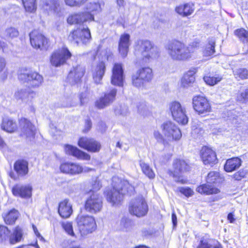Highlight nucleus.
Masks as SVG:
<instances>
[{
  "instance_id": "obj_14",
  "label": "nucleus",
  "mask_w": 248,
  "mask_h": 248,
  "mask_svg": "<svg viewBox=\"0 0 248 248\" xmlns=\"http://www.w3.org/2000/svg\"><path fill=\"white\" fill-rule=\"evenodd\" d=\"M103 202L102 198L96 193H93L87 199L85 204V210L92 214L99 212L102 209Z\"/></svg>"
},
{
  "instance_id": "obj_7",
  "label": "nucleus",
  "mask_w": 248,
  "mask_h": 248,
  "mask_svg": "<svg viewBox=\"0 0 248 248\" xmlns=\"http://www.w3.org/2000/svg\"><path fill=\"white\" fill-rule=\"evenodd\" d=\"M173 171H170V175H172L175 179V181L181 184H185L186 180L183 178L181 174L188 171L189 166L184 160L176 159L173 162Z\"/></svg>"
},
{
  "instance_id": "obj_53",
  "label": "nucleus",
  "mask_w": 248,
  "mask_h": 248,
  "mask_svg": "<svg viewBox=\"0 0 248 248\" xmlns=\"http://www.w3.org/2000/svg\"><path fill=\"white\" fill-rule=\"evenodd\" d=\"M179 191L187 197L192 196L194 194L193 190L188 187H180Z\"/></svg>"
},
{
  "instance_id": "obj_32",
  "label": "nucleus",
  "mask_w": 248,
  "mask_h": 248,
  "mask_svg": "<svg viewBox=\"0 0 248 248\" xmlns=\"http://www.w3.org/2000/svg\"><path fill=\"white\" fill-rule=\"evenodd\" d=\"M2 217L7 224H13L19 216V212L15 209L6 211L2 213Z\"/></svg>"
},
{
  "instance_id": "obj_19",
  "label": "nucleus",
  "mask_w": 248,
  "mask_h": 248,
  "mask_svg": "<svg viewBox=\"0 0 248 248\" xmlns=\"http://www.w3.org/2000/svg\"><path fill=\"white\" fill-rule=\"evenodd\" d=\"M117 93V90L112 88L104 94V96L101 97L96 101L95 106L98 108H103L111 104L115 99Z\"/></svg>"
},
{
  "instance_id": "obj_10",
  "label": "nucleus",
  "mask_w": 248,
  "mask_h": 248,
  "mask_svg": "<svg viewBox=\"0 0 248 248\" xmlns=\"http://www.w3.org/2000/svg\"><path fill=\"white\" fill-rule=\"evenodd\" d=\"M72 54L68 48L62 47L55 50L50 58L51 64L55 67H59L64 64L71 58Z\"/></svg>"
},
{
  "instance_id": "obj_59",
  "label": "nucleus",
  "mask_w": 248,
  "mask_h": 248,
  "mask_svg": "<svg viewBox=\"0 0 248 248\" xmlns=\"http://www.w3.org/2000/svg\"><path fill=\"white\" fill-rule=\"evenodd\" d=\"M246 173L244 172L243 171L241 172L239 171L236 173H235L234 174V178L237 180H241L242 178H244Z\"/></svg>"
},
{
  "instance_id": "obj_42",
  "label": "nucleus",
  "mask_w": 248,
  "mask_h": 248,
  "mask_svg": "<svg viewBox=\"0 0 248 248\" xmlns=\"http://www.w3.org/2000/svg\"><path fill=\"white\" fill-rule=\"evenodd\" d=\"M140 166L143 173L147 176L149 179H153L155 176V174L149 166V165L145 162L140 161Z\"/></svg>"
},
{
  "instance_id": "obj_11",
  "label": "nucleus",
  "mask_w": 248,
  "mask_h": 248,
  "mask_svg": "<svg viewBox=\"0 0 248 248\" xmlns=\"http://www.w3.org/2000/svg\"><path fill=\"white\" fill-rule=\"evenodd\" d=\"M18 78L25 82H27L32 87H37L40 86L43 81V77L38 73L30 71L26 69L23 70L18 75Z\"/></svg>"
},
{
  "instance_id": "obj_20",
  "label": "nucleus",
  "mask_w": 248,
  "mask_h": 248,
  "mask_svg": "<svg viewBox=\"0 0 248 248\" xmlns=\"http://www.w3.org/2000/svg\"><path fill=\"white\" fill-rule=\"evenodd\" d=\"M31 46L36 49H42L46 47L47 40L45 37L37 30H34L30 33Z\"/></svg>"
},
{
  "instance_id": "obj_55",
  "label": "nucleus",
  "mask_w": 248,
  "mask_h": 248,
  "mask_svg": "<svg viewBox=\"0 0 248 248\" xmlns=\"http://www.w3.org/2000/svg\"><path fill=\"white\" fill-rule=\"evenodd\" d=\"M101 55L104 57L108 61H111L113 59V54L110 49L107 48L101 52Z\"/></svg>"
},
{
  "instance_id": "obj_24",
  "label": "nucleus",
  "mask_w": 248,
  "mask_h": 248,
  "mask_svg": "<svg viewBox=\"0 0 248 248\" xmlns=\"http://www.w3.org/2000/svg\"><path fill=\"white\" fill-rule=\"evenodd\" d=\"M130 35L127 33H124L120 36L118 49L119 53L123 58L126 57L129 51V47L130 45Z\"/></svg>"
},
{
  "instance_id": "obj_5",
  "label": "nucleus",
  "mask_w": 248,
  "mask_h": 248,
  "mask_svg": "<svg viewBox=\"0 0 248 248\" xmlns=\"http://www.w3.org/2000/svg\"><path fill=\"white\" fill-rule=\"evenodd\" d=\"M76 221L81 235L93 232L96 228L94 218L89 215H79Z\"/></svg>"
},
{
  "instance_id": "obj_9",
  "label": "nucleus",
  "mask_w": 248,
  "mask_h": 248,
  "mask_svg": "<svg viewBox=\"0 0 248 248\" xmlns=\"http://www.w3.org/2000/svg\"><path fill=\"white\" fill-rule=\"evenodd\" d=\"M170 110L173 119L179 124L185 125L188 121L186 112V109L177 101H174L170 104Z\"/></svg>"
},
{
  "instance_id": "obj_30",
  "label": "nucleus",
  "mask_w": 248,
  "mask_h": 248,
  "mask_svg": "<svg viewBox=\"0 0 248 248\" xmlns=\"http://www.w3.org/2000/svg\"><path fill=\"white\" fill-rule=\"evenodd\" d=\"M242 162L241 159L238 157L228 159L224 165V170L228 172L234 171L241 166Z\"/></svg>"
},
{
  "instance_id": "obj_52",
  "label": "nucleus",
  "mask_w": 248,
  "mask_h": 248,
  "mask_svg": "<svg viewBox=\"0 0 248 248\" xmlns=\"http://www.w3.org/2000/svg\"><path fill=\"white\" fill-rule=\"evenodd\" d=\"M9 234L8 228L4 226H0V243L5 240Z\"/></svg>"
},
{
  "instance_id": "obj_63",
  "label": "nucleus",
  "mask_w": 248,
  "mask_h": 248,
  "mask_svg": "<svg viewBox=\"0 0 248 248\" xmlns=\"http://www.w3.org/2000/svg\"><path fill=\"white\" fill-rule=\"evenodd\" d=\"M32 228L34 232V233L35 234L36 236H37L38 237H40L41 239H43V237L41 235L37 228L34 225H32Z\"/></svg>"
},
{
  "instance_id": "obj_23",
  "label": "nucleus",
  "mask_w": 248,
  "mask_h": 248,
  "mask_svg": "<svg viewBox=\"0 0 248 248\" xmlns=\"http://www.w3.org/2000/svg\"><path fill=\"white\" fill-rule=\"evenodd\" d=\"M85 73V68L81 65H77L73 67L70 71L67 79L72 85L79 82Z\"/></svg>"
},
{
  "instance_id": "obj_49",
  "label": "nucleus",
  "mask_w": 248,
  "mask_h": 248,
  "mask_svg": "<svg viewBox=\"0 0 248 248\" xmlns=\"http://www.w3.org/2000/svg\"><path fill=\"white\" fill-rule=\"evenodd\" d=\"M219 177V173L217 171H211L207 175L206 178L207 183H215Z\"/></svg>"
},
{
  "instance_id": "obj_46",
  "label": "nucleus",
  "mask_w": 248,
  "mask_h": 248,
  "mask_svg": "<svg viewBox=\"0 0 248 248\" xmlns=\"http://www.w3.org/2000/svg\"><path fill=\"white\" fill-rule=\"evenodd\" d=\"M222 79L220 76L213 77V76H205L203 78L204 81L208 85L214 86L219 82Z\"/></svg>"
},
{
  "instance_id": "obj_31",
  "label": "nucleus",
  "mask_w": 248,
  "mask_h": 248,
  "mask_svg": "<svg viewBox=\"0 0 248 248\" xmlns=\"http://www.w3.org/2000/svg\"><path fill=\"white\" fill-rule=\"evenodd\" d=\"M14 170L19 176H24L29 172L28 162L24 160H18L14 164Z\"/></svg>"
},
{
  "instance_id": "obj_15",
  "label": "nucleus",
  "mask_w": 248,
  "mask_h": 248,
  "mask_svg": "<svg viewBox=\"0 0 248 248\" xmlns=\"http://www.w3.org/2000/svg\"><path fill=\"white\" fill-rule=\"evenodd\" d=\"M20 135L26 139L27 140L31 141L34 138L35 127L27 119L23 118L19 122Z\"/></svg>"
},
{
  "instance_id": "obj_64",
  "label": "nucleus",
  "mask_w": 248,
  "mask_h": 248,
  "mask_svg": "<svg viewBox=\"0 0 248 248\" xmlns=\"http://www.w3.org/2000/svg\"><path fill=\"white\" fill-rule=\"evenodd\" d=\"M172 221L174 226L177 225V217L174 213H173L171 216Z\"/></svg>"
},
{
  "instance_id": "obj_40",
  "label": "nucleus",
  "mask_w": 248,
  "mask_h": 248,
  "mask_svg": "<svg viewBox=\"0 0 248 248\" xmlns=\"http://www.w3.org/2000/svg\"><path fill=\"white\" fill-rule=\"evenodd\" d=\"M86 10L87 11L85 12H88L94 16L95 14L101 11V7L100 4L98 2H90L87 4Z\"/></svg>"
},
{
  "instance_id": "obj_21",
  "label": "nucleus",
  "mask_w": 248,
  "mask_h": 248,
  "mask_svg": "<svg viewBox=\"0 0 248 248\" xmlns=\"http://www.w3.org/2000/svg\"><path fill=\"white\" fill-rule=\"evenodd\" d=\"M78 145L79 147L92 152H98L101 148L100 144L93 139L82 137L79 139Z\"/></svg>"
},
{
  "instance_id": "obj_54",
  "label": "nucleus",
  "mask_w": 248,
  "mask_h": 248,
  "mask_svg": "<svg viewBox=\"0 0 248 248\" xmlns=\"http://www.w3.org/2000/svg\"><path fill=\"white\" fill-rule=\"evenodd\" d=\"M62 227L65 231L70 235L75 236L73 226L70 222H66L62 224Z\"/></svg>"
},
{
  "instance_id": "obj_43",
  "label": "nucleus",
  "mask_w": 248,
  "mask_h": 248,
  "mask_svg": "<svg viewBox=\"0 0 248 248\" xmlns=\"http://www.w3.org/2000/svg\"><path fill=\"white\" fill-rule=\"evenodd\" d=\"M29 93L25 90H20L15 93V97L17 100H21L22 102L27 103L29 101Z\"/></svg>"
},
{
  "instance_id": "obj_26",
  "label": "nucleus",
  "mask_w": 248,
  "mask_h": 248,
  "mask_svg": "<svg viewBox=\"0 0 248 248\" xmlns=\"http://www.w3.org/2000/svg\"><path fill=\"white\" fill-rule=\"evenodd\" d=\"M106 71V65L104 62H99L92 68V76L94 81L96 84L101 83V81Z\"/></svg>"
},
{
  "instance_id": "obj_17",
  "label": "nucleus",
  "mask_w": 248,
  "mask_h": 248,
  "mask_svg": "<svg viewBox=\"0 0 248 248\" xmlns=\"http://www.w3.org/2000/svg\"><path fill=\"white\" fill-rule=\"evenodd\" d=\"M88 21H93V16L88 12L75 13L70 15L67 18L69 24H81Z\"/></svg>"
},
{
  "instance_id": "obj_38",
  "label": "nucleus",
  "mask_w": 248,
  "mask_h": 248,
  "mask_svg": "<svg viewBox=\"0 0 248 248\" xmlns=\"http://www.w3.org/2000/svg\"><path fill=\"white\" fill-rule=\"evenodd\" d=\"M23 238V231L21 228L16 227L13 233L10 237V242L12 244H15L21 241Z\"/></svg>"
},
{
  "instance_id": "obj_4",
  "label": "nucleus",
  "mask_w": 248,
  "mask_h": 248,
  "mask_svg": "<svg viewBox=\"0 0 248 248\" xmlns=\"http://www.w3.org/2000/svg\"><path fill=\"white\" fill-rule=\"evenodd\" d=\"M153 78L152 69L149 67H141L135 71L132 75L131 82L133 86L140 88L145 86Z\"/></svg>"
},
{
  "instance_id": "obj_36",
  "label": "nucleus",
  "mask_w": 248,
  "mask_h": 248,
  "mask_svg": "<svg viewBox=\"0 0 248 248\" xmlns=\"http://www.w3.org/2000/svg\"><path fill=\"white\" fill-rule=\"evenodd\" d=\"M196 73V69H192L188 71L183 77L181 79V85L184 87H188L190 84L195 81L194 75Z\"/></svg>"
},
{
  "instance_id": "obj_51",
  "label": "nucleus",
  "mask_w": 248,
  "mask_h": 248,
  "mask_svg": "<svg viewBox=\"0 0 248 248\" xmlns=\"http://www.w3.org/2000/svg\"><path fill=\"white\" fill-rule=\"evenodd\" d=\"M237 100L241 103H246L248 102V89L238 93L237 95Z\"/></svg>"
},
{
  "instance_id": "obj_61",
  "label": "nucleus",
  "mask_w": 248,
  "mask_h": 248,
  "mask_svg": "<svg viewBox=\"0 0 248 248\" xmlns=\"http://www.w3.org/2000/svg\"><path fill=\"white\" fill-rule=\"evenodd\" d=\"M101 186L98 181L95 180L94 183L93 184V191H96L99 189Z\"/></svg>"
},
{
  "instance_id": "obj_44",
  "label": "nucleus",
  "mask_w": 248,
  "mask_h": 248,
  "mask_svg": "<svg viewBox=\"0 0 248 248\" xmlns=\"http://www.w3.org/2000/svg\"><path fill=\"white\" fill-rule=\"evenodd\" d=\"M235 35L244 43L248 42V31L243 28L236 30L234 31Z\"/></svg>"
},
{
  "instance_id": "obj_56",
  "label": "nucleus",
  "mask_w": 248,
  "mask_h": 248,
  "mask_svg": "<svg viewBox=\"0 0 248 248\" xmlns=\"http://www.w3.org/2000/svg\"><path fill=\"white\" fill-rule=\"evenodd\" d=\"M62 101V104L61 105V107L68 108L74 106L75 105V104L72 102V98L70 97L64 98Z\"/></svg>"
},
{
  "instance_id": "obj_58",
  "label": "nucleus",
  "mask_w": 248,
  "mask_h": 248,
  "mask_svg": "<svg viewBox=\"0 0 248 248\" xmlns=\"http://www.w3.org/2000/svg\"><path fill=\"white\" fill-rule=\"evenodd\" d=\"M6 61L3 58H0V73L2 72L6 67Z\"/></svg>"
},
{
  "instance_id": "obj_45",
  "label": "nucleus",
  "mask_w": 248,
  "mask_h": 248,
  "mask_svg": "<svg viewBox=\"0 0 248 248\" xmlns=\"http://www.w3.org/2000/svg\"><path fill=\"white\" fill-rule=\"evenodd\" d=\"M233 74L236 78L241 79L248 78V69L244 68H239L233 71Z\"/></svg>"
},
{
  "instance_id": "obj_60",
  "label": "nucleus",
  "mask_w": 248,
  "mask_h": 248,
  "mask_svg": "<svg viewBox=\"0 0 248 248\" xmlns=\"http://www.w3.org/2000/svg\"><path fill=\"white\" fill-rule=\"evenodd\" d=\"M155 138L158 141L161 142L163 141V136L158 131H155L154 133Z\"/></svg>"
},
{
  "instance_id": "obj_29",
  "label": "nucleus",
  "mask_w": 248,
  "mask_h": 248,
  "mask_svg": "<svg viewBox=\"0 0 248 248\" xmlns=\"http://www.w3.org/2000/svg\"><path fill=\"white\" fill-rule=\"evenodd\" d=\"M42 8L48 14L58 13L59 11L58 0H42Z\"/></svg>"
},
{
  "instance_id": "obj_22",
  "label": "nucleus",
  "mask_w": 248,
  "mask_h": 248,
  "mask_svg": "<svg viewBox=\"0 0 248 248\" xmlns=\"http://www.w3.org/2000/svg\"><path fill=\"white\" fill-rule=\"evenodd\" d=\"M201 157L205 165L212 166L217 162L215 152L206 146H204L202 148Z\"/></svg>"
},
{
  "instance_id": "obj_12",
  "label": "nucleus",
  "mask_w": 248,
  "mask_h": 248,
  "mask_svg": "<svg viewBox=\"0 0 248 248\" xmlns=\"http://www.w3.org/2000/svg\"><path fill=\"white\" fill-rule=\"evenodd\" d=\"M62 172L71 175H77L83 172H88L92 170L87 167H83L80 164L73 162L62 163L60 166Z\"/></svg>"
},
{
  "instance_id": "obj_6",
  "label": "nucleus",
  "mask_w": 248,
  "mask_h": 248,
  "mask_svg": "<svg viewBox=\"0 0 248 248\" xmlns=\"http://www.w3.org/2000/svg\"><path fill=\"white\" fill-rule=\"evenodd\" d=\"M129 211L131 214L138 217H142L147 214L148 206L142 196H138L131 200L129 204Z\"/></svg>"
},
{
  "instance_id": "obj_37",
  "label": "nucleus",
  "mask_w": 248,
  "mask_h": 248,
  "mask_svg": "<svg viewBox=\"0 0 248 248\" xmlns=\"http://www.w3.org/2000/svg\"><path fill=\"white\" fill-rule=\"evenodd\" d=\"M209 184H204L199 186L197 188L196 191L200 193L205 195L217 194L219 192L218 189L212 187Z\"/></svg>"
},
{
  "instance_id": "obj_1",
  "label": "nucleus",
  "mask_w": 248,
  "mask_h": 248,
  "mask_svg": "<svg viewBox=\"0 0 248 248\" xmlns=\"http://www.w3.org/2000/svg\"><path fill=\"white\" fill-rule=\"evenodd\" d=\"M134 54L143 62L149 63L157 59L160 52L159 48L149 40L139 39L135 43Z\"/></svg>"
},
{
  "instance_id": "obj_18",
  "label": "nucleus",
  "mask_w": 248,
  "mask_h": 248,
  "mask_svg": "<svg viewBox=\"0 0 248 248\" xmlns=\"http://www.w3.org/2000/svg\"><path fill=\"white\" fill-rule=\"evenodd\" d=\"M112 74L111 78L112 84L118 86H123L124 76V69L121 63H116L112 68Z\"/></svg>"
},
{
  "instance_id": "obj_8",
  "label": "nucleus",
  "mask_w": 248,
  "mask_h": 248,
  "mask_svg": "<svg viewBox=\"0 0 248 248\" xmlns=\"http://www.w3.org/2000/svg\"><path fill=\"white\" fill-rule=\"evenodd\" d=\"M160 128L163 134L168 140H178L182 137L180 129L172 122L164 123L161 125Z\"/></svg>"
},
{
  "instance_id": "obj_27",
  "label": "nucleus",
  "mask_w": 248,
  "mask_h": 248,
  "mask_svg": "<svg viewBox=\"0 0 248 248\" xmlns=\"http://www.w3.org/2000/svg\"><path fill=\"white\" fill-rule=\"evenodd\" d=\"M31 190L30 186L16 185L13 187L12 193L15 196L28 198L31 197Z\"/></svg>"
},
{
  "instance_id": "obj_57",
  "label": "nucleus",
  "mask_w": 248,
  "mask_h": 248,
  "mask_svg": "<svg viewBox=\"0 0 248 248\" xmlns=\"http://www.w3.org/2000/svg\"><path fill=\"white\" fill-rule=\"evenodd\" d=\"M80 105H83L88 101L87 93H82L79 95Z\"/></svg>"
},
{
  "instance_id": "obj_33",
  "label": "nucleus",
  "mask_w": 248,
  "mask_h": 248,
  "mask_svg": "<svg viewBox=\"0 0 248 248\" xmlns=\"http://www.w3.org/2000/svg\"><path fill=\"white\" fill-rule=\"evenodd\" d=\"M194 11V5L192 3H186L180 5L175 8V11L183 16L191 15Z\"/></svg>"
},
{
  "instance_id": "obj_47",
  "label": "nucleus",
  "mask_w": 248,
  "mask_h": 248,
  "mask_svg": "<svg viewBox=\"0 0 248 248\" xmlns=\"http://www.w3.org/2000/svg\"><path fill=\"white\" fill-rule=\"evenodd\" d=\"M120 225L121 229L124 231H127L131 229L132 226V222L127 218L123 217L121 220Z\"/></svg>"
},
{
  "instance_id": "obj_28",
  "label": "nucleus",
  "mask_w": 248,
  "mask_h": 248,
  "mask_svg": "<svg viewBox=\"0 0 248 248\" xmlns=\"http://www.w3.org/2000/svg\"><path fill=\"white\" fill-rule=\"evenodd\" d=\"M58 213L62 218L69 217L73 213L72 205L68 199L60 202Z\"/></svg>"
},
{
  "instance_id": "obj_34",
  "label": "nucleus",
  "mask_w": 248,
  "mask_h": 248,
  "mask_svg": "<svg viewBox=\"0 0 248 248\" xmlns=\"http://www.w3.org/2000/svg\"><path fill=\"white\" fill-rule=\"evenodd\" d=\"M1 126L2 129L9 133L14 132L17 129L16 122L7 118L3 119Z\"/></svg>"
},
{
  "instance_id": "obj_16",
  "label": "nucleus",
  "mask_w": 248,
  "mask_h": 248,
  "mask_svg": "<svg viewBox=\"0 0 248 248\" xmlns=\"http://www.w3.org/2000/svg\"><path fill=\"white\" fill-rule=\"evenodd\" d=\"M194 109L199 114H203L211 110V106L206 98L198 95L195 96L192 99Z\"/></svg>"
},
{
  "instance_id": "obj_50",
  "label": "nucleus",
  "mask_w": 248,
  "mask_h": 248,
  "mask_svg": "<svg viewBox=\"0 0 248 248\" xmlns=\"http://www.w3.org/2000/svg\"><path fill=\"white\" fill-rule=\"evenodd\" d=\"M18 35V31L15 28L10 27L5 31V35L7 37L13 38L17 37Z\"/></svg>"
},
{
  "instance_id": "obj_25",
  "label": "nucleus",
  "mask_w": 248,
  "mask_h": 248,
  "mask_svg": "<svg viewBox=\"0 0 248 248\" xmlns=\"http://www.w3.org/2000/svg\"><path fill=\"white\" fill-rule=\"evenodd\" d=\"M65 152L67 155H72L79 159L89 160L90 155L80 150L76 147L70 145H66L64 148Z\"/></svg>"
},
{
  "instance_id": "obj_41",
  "label": "nucleus",
  "mask_w": 248,
  "mask_h": 248,
  "mask_svg": "<svg viewBox=\"0 0 248 248\" xmlns=\"http://www.w3.org/2000/svg\"><path fill=\"white\" fill-rule=\"evenodd\" d=\"M24 7L26 12L34 13L37 9L36 0H22Z\"/></svg>"
},
{
  "instance_id": "obj_13",
  "label": "nucleus",
  "mask_w": 248,
  "mask_h": 248,
  "mask_svg": "<svg viewBox=\"0 0 248 248\" xmlns=\"http://www.w3.org/2000/svg\"><path fill=\"white\" fill-rule=\"evenodd\" d=\"M91 38V33L88 28L74 30L70 33L68 37L69 41L76 44H78L80 42L86 44Z\"/></svg>"
},
{
  "instance_id": "obj_3",
  "label": "nucleus",
  "mask_w": 248,
  "mask_h": 248,
  "mask_svg": "<svg viewBox=\"0 0 248 248\" xmlns=\"http://www.w3.org/2000/svg\"><path fill=\"white\" fill-rule=\"evenodd\" d=\"M171 59L175 61H186L191 58L195 48L186 46L180 41H174L169 43L166 47Z\"/></svg>"
},
{
  "instance_id": "obj_2",
  "label": "nucleus",
  "mask_w": 248,
  "mask_h": 248,
  "mask_svg": "<svg viewBox=\"0 0 248 248\" xmlns=\"http://www.w3.org/2000/svg\"><path fill=\"white\" fill-rule=\"evenodd\" d=\"M112 189L107 193L108 202L113 205L118 204L126 193L132 194L134 187L127 180H120L115 177L112 179Z\"/></svg>"
},
{
  "instance_id": "obj_39",
  "label": "nucleus",
  "mask_w": 248,
  "mask_h": 248,
  "mask_svg": "<svg viewBox=\"0 0 248 248\" xmlns=\"http://www.w3.org/2000/svg\"><path fill=\"white\" fill-rule=\"evenodd\" d=\"M215 44L216 41L214 38H212L209 40L208 44L206 46L203 51V55L204 56H210L215 53Z\"/></svg>"
},
{
  "instance_id": "obj_35",
  "label": "nucleus",
  "mask_w": 248,
  "mask_h": 248,
  "mask_svg": "<svg viewBox=\"0 0 248 248\" xmlns=\"http://www.w3.org/2000/svg\"><path fill=\"white\" fill-rule=\"evenodd\" d=\"M197 248H222L221 245L215 240L201 239Z\"/></svg>"
},
{
  "instance_id": "obj_62",
  "label": "nucleus",
  "mask_w": 248,
  "mask_h": 248,
  "mask_svg": "<svg viewBox=\"0 0 248 248\" xmlns=\"http://www.w3.org/2000/svg\"><path fill=\"white\" fill-rule=\"evenodd\" d=\"M85 129L84 131L85 132L88 131L92 126V123L90 120L87 119L85 121Z\"/></svg>"
},
{
  "instance_id": "obj_48",
  "label": "nucleus",
  "mask_w": 248,
  "mask_h": 248,
  "mask_svg": "<svg viewBox=\"0 0 248 248\" xmlns=\"http://www.w3.org/2000/svg\"><path fill=\"white\" fill-rule=\"evenodd\" d=\"M87 0H64L65 4L70 7H80Z\"/></svg>"
}]
</instances>
